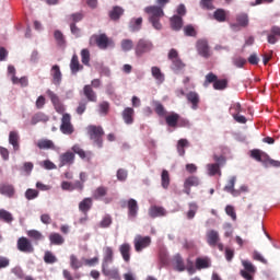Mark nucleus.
<instances>
[{"label": "nucleus", "mask_w": 280, "mask_h": 280, "mask_svg": "<svg viewBox=\"0 0 280 280\" xmlns=\"http://www.w3.org/2000/svg\"><path fill=\"white\" fill-rule=\"evenodd\" d=\"M72 153L78 154L83 161H91V159H93V153L91 151H84V149H81L80 144L72 147Z\"/></svg>", "instance_id": "obj_18"}, {"label": "nucleus", "mask_w": 280, "mask_h": 280, "mask_svg": "<svg viewBox=\"0 0 280 280\" xmlns=\"http://www.w3.org/2000/svg\"><path fill=\"white\" fill-rule=\"evenodd\" d=\"M158 5H149L144 9V12L149 14V23H151L154 30H163V24H161V20L165 16V12L163 9L170 0H156Z\"/></svg>", "instance_id": "obj_1"}, {"label": "nucleus", "mask_w": 280, "mask_h": 280, "mask_svg": "<svg viewBox=\"0 0 280 280\" xmlns=\"http://www.w3.org/2000/svg\"><path fill=\"white\" fill-rule=\"evenodd\" d=\"M143 25V18H133L129 23V28L131 32H139Z\"/></svg>", "instance_id": "obj_40"}, {"label": "nucleus", "mask_w": 280, "mask_h": 280, "mask_svg": "<svg viewBox=\"0 0 280 280\" xmlns=\"http://www.w3.org/2000/svg\"><path fill=\"white\" fill-rule=\"evenodd\" d=\"M167 58H168V60H171V62H172L171 69L175 73H178V72L183 71V69H185L186 65H185V62H183V59H180V57L178 56V50L172 48L168 51Z\"/></svg>", "instance_id": "obj_3"}, {"label": "nucleus", "mask_w": 280, "mask_h": 280, "mask_svg": "<svg viewBox=\"0 0 280 280\" xmlns=\"http://www.w3.org/2000/svg\"><path fill=\"white\" fill-rule=\"evenodd\" d=\"M110 224H113V218L110 217V214H106L100 222L101 229H108Z\"/></svg>", "instance_id": "obj_60"}, {"label": "nucleus", "mask_w": 280, "mask_h": 280, "mask_svg": "<svg viewBox=\"0 0 280 280\" xmlns=\"http://www.w3.org/2000/svg\"><path fill=\"white\" fill-rule=\"evenodd\" d=\"M0 220L7 224H10L14 221V217H12V213H10L8 210L0 209Z\"/></svg>", "instance_id": "obj_47"}, {"label": "nucleus", "mask_w": 280, "mask_h": 280, "mask_svg": "<svg viewBox=\"0 0 280 280\" xmlns=\"http://www.w3.org/2000/svg\"><path fill=\"white\" fill-rule=\"evenodd\" d=\"M207 237V244H209L212 248H215L218 246V242H220V233L215 230H210L206 234Z\"/></svg>", "instance_id": "obj_19"}, {"label": "nucleus", "mask_w": 280, "mask_h": 280, "mask_svg": "<svg viewBox=\"0 0 280 280\" xmlns=\"http://www.w3.org/2000/svg\"><path fill=\"white\" fill-rule=\"evenodd\" d=\"M75 163V153L67 151L59 156V167H65V165H73Z\"/></svg>", "instance_id": "obj_15"}, {"label": "nucleus", "mask_w": 280, "mask_h": 280, "mask_svg": "<svg viewBox=\"0 0 280 280\" xmlns=\"http://www.w3.org/2000/svg\"><path fill=\"white\" fill-rule=\"evenodd\" d=\"M151 244H152V237L150 236H142L138 234L133 238V246H135L136 253H141L142 250H145V248H150Z\"/></svg>", "instance_id": "obj_5"}, {"label": "nucleus", "mask_w": 280, "mask_h": 280, "mask_svg": "<svg viewBox=\"0 0 280 280\" xmlns=\"http://www.w3.org/2000/svg\"><path fill=\"white\" fill-rule=\"evenodd\" d=\"M120 47L122 51H130L132 47H135V43L132 39H122L120 43Z\"/></svg>", "instance_id": "obj_57"}, {"label": "nucleus", "mask_w": 280, "mask_h": 280, "mask_svg": "<svg viewBox=\"0 0 280 280\" xmlns=\"http://www.w3.org/2000/svg\"><path fill=\"white\" fill-rule=\"evenodd\" d=\"M186 100L188 104H191L192 110H198V106H200V94L196 91H190L186 94Z\"/></svg>", "instance_id": "obj_16"}, {"label": "nucleus", "mask_w": 280, "mask_h": 280, "mask_svg": "<svg viewBox=\"0 0 280 280\" xmlns=\"http://www.w3.org/2000/svg\"><path fill=\"white\" fill-rule=\"evenodd\" d=\"M241 110H242V105L240 103H234L230 107V113H231L232 117L240 115Z\"/></svg>", "instance_id": "obj_63"}, {"label": "nucleus", "mask_w": 280, "mask_h": 280, "mask_svg": "<svg viewBox=\"0 0 280 280\" xmlns=\"http://www.w3.org/2000/svg\"><path fill=\"white\" fill-rule=\"evenodd\" d=\"M165 121L168 128H178V124H187V120L180 118V115L174 112L165 116Z\"/></svg>", "instance_id": "obj_12"}, {"label": "nucleus", "mask_w": 280, "mask_h": 280, "mask_svg": "<svg viewBox=\"0 0 280 280\" xmlns=\"http://www.w3.org/2000/svg\"><path fill=\"white\" fill-rule=\"evenodd\" d=\"M236 21L241 27H246L248 25V15L246 13H241L236 16Z\"/></svg>", "instance_id": "obj_56"}, {"label": "nucleus", "mask_w": 280, "mask_h": 280, "mask_svg": "<svg viewBox=\"0 0 280 280\" xmlns=\"http://www.w3.org/2000/svg\"><path fill=\"white\" fill-rule=\"evenodd\" d=\"M84 69V66L80 65V59L78 58V55H73L70 61V71L75 75L78 71H82Z\"/></svg>", "instance_id": "obj_29"}, {"label": "nucleus", "mask_w": 280, "mask_h": 280, "mask_svg": "<svg viewBox=\"0 0 280 280\" xmlns=\"http://www.w3.org/2000/svg\"><path fill=\"white\" fill-rule=\"evenodd\" d=\"M175 268L178 272H185V261L180 255L175 256Z\"/></svg>", "instance_id": "obj_53"}, {"label": "nucleus", "mask_w": 280, "mask_h": 280, "mask_svg": "<svg viewBox=\"0 0 280 280\" xmlns=\"http://www.w3.org/2000/svg\"><path fill=\"white\" fill-rule=\"evenodd\" d=\"M19 132L16 131H10L9 133V143L13 147V150L15 152H19L21 150V144H19L20 141Z\"/></svg>", "instance_id": "obj_26"}, {"label": "nucleus", "mask_w": 280, "mask_h": 280, "mask_svg": "<svg viewBox=\"0 0 280 280\" xmlns=\"http://www.w3.org/2000/svg\"><path fill=\"white\" fill-rule=\"evenodd\" d=\"M184 34L185 36H191L196 38V36L198 35V32H196V28L194 27V25L189 24L184 27Z\"/></svg>", "instance_id": "obj_58"}, {"label": "nucleus", "mask_w": 280, "mask_h": 280, "mask_svg": "<svg viewBox=\"0 0 280 280\" xmlns=\"http://www.w3.org/2000/svg\"><path fill=\"white\" fill-rule=\"evenodd\" d=\"M225 213L233 220V222L237 220V213L235 212V207L228 205L225 207Z\"/></svg>", "instance_id": "obj_59"}, {"label": "nucleus", "mask_w": 280, "mask_h": 280, "mask_svg": "<svg viewBox=\"0 0 280 280\" xmlns=\"http://www.w3.org/2000/svg\"><path fill=\"white\" fill-rule=\"evenodd\" d=\"M213 18L218 23H224L226 21V11L224 9H217L213 13Z\"/></svg>", "instance_id": "obj_46"}, {"label": "nucleus", "mask_w": 280, "mask_h": 280, "mask_svg": "<svg viewBox=\"0 0 280 280\" xmlns=\"http://www.w3.org/2000/svg\"><path fill=\"white\" fill-rule=\"evenodd\" d=\"M207 170H208L209 176H215V174H219V176H222V171H220V164H208Z\"/></svg>", "instance_id": "obj_48"}, {"label": "nucleus", "mask_w": 280, "mask_h": 280, "mask_svg": "<svg viewBox=\"0 0 280 280\" xmlns=\"http://www.w3.org/2000/svg\"><path fill=\"white\" fill-rule=\"evenodd\" d=\"M200 186V177L190 175L184 180V190L183 192L187 196H191V187Z\"/></svg>", "instance_id": "obj_9"}, {"label": "nucleus", "mask_w": 280, "mask_h": 280, "mask_svg": "<svg viewBox=\"0 0 280 280\" xmlns=\"http://www.w3.org/2000/svg\"><path fill=\"white\" fill-rule=\"evenodd\" d=\"M26 235H27V237H30L34 242H42V240H45V236L43 235V233H40L37 230H28L26 232Z\"/></svg>", "instance_id": "obj_44"}, {"label": "nucleus", "mask_w": 280, "mask_h": 280, "mask_svg": "<svg viewBox=\"0 0 280 280\" xmlns=\"http://www.w3.org/2000/svg\"><path fill=\"white\" fill-rule=\"evenodd\" d=\"M83 95L86 97L88 102H97V94L93 91L92 85H84Z\"/></svg>", "instance_id": "obj_30"}, {"label": "nucleus", "mask_w": 280, "mask_h": 280, "mask_svg": "<svg viewBox=\"0 0 280 280\" xmlns=\"http://www.w3.org/2000/svg\"><path fill=\"white\" fill-rule=\"evenodd\" d=\"M92 207H93V199L91 197H86L82 201H80L79 211H81V213H84V215H86L89 211H91Z\"/></svg>", "instance_id": "obj_22"}, {"label": "nucleus", "mask_w": 280, "mask_h": 280, "mask_svg": "<svg viewBox=\"0 0 280 280\" xmlns=\"http://www.w3.org/2000/svg\"><path fill=\"white\" fill-rule=\"evenodd\" d=\"M252 159L258 161V163H266V159H268V154L264 153V151L259 149H254L250 151Z\"/></svg>", "instance_id": "obj_33"}, {"label": "nucleus", "mask_w": 280, "mask_h": 280, "mask_svg": "<svg viewBox=\"0 0 280 280\" xmlns=\"http://www.w3.org/2000/svg\"><path fill=\"white\" fill-rule=\"evenodd\" d=\"M242 266L244 269L240 271L241 277L245 280H255L257 267L250 260H242Z\"/></svg>", "instance_id": "obj_4"}, {"label": "nucleus", "mask_w": 280, "mask_h": 280, "mask_svg": "<svg viewBox=\"0 0 280 280\" xmlns=\"http://www.w3.org/2000/svg\"><path fill=\"white\" fill-rule=\"evenodd\" d=\"M130 250H131V247H130V244H128V243L121 244L119 246V253H120L124 261H126V262L130 261Z\"/></svg>", "instance_id": "obj_37"}, {"label": "nucleus", "mask_w": 280, "mask_h": 280, "mask_svg": "<svg viewBox=\"0 0 280 280\" xmlns=\"http://www.w3.org/2000/svg\"><path fill=\"white\" fill-rule=\"evenodd\" d=\"M49 242L52 246H62L65 244V237L60 233H51L49 235Z\"/></svg>", "instance_id": "obj_38"}, {"label": "nucleus", "mask_w": 280, "mask_h": 280, "mask_svg": "<svg viewBox=\"0 0 280 280\" xmlns=\"http://www.w3.org/2000/svg\"><path fill=\"white\" fill-rule=\"evenodd\" d=\"M60 131L62 135H73L74 128L73 124H71V115L63 114L61 118Z\"/></svg>", "instance_id": "obj_10"}, {"label": "nucleus", "mask_w": 280, "mask_h": 280, "mask_svg": "<svg viewBox=\"0 0 280 280\" xmlns=\"http://www.w3.org/2000/svg\"><path fill=\"white\" fill-rule=\"evenodd\" d=\"M89 102L88 101H81L79 102V105L75 109L78 115H84V113H86V106H88Z\"/></svg>", "instance_id": "obj_64"}, {"label": "nucleus", "mask_w": 280, "mask_h": 280, "mask_svg": "<svg viewBox=\"0 0 280 280\" xmlns=\"http://www.w3.org/2000/svg\"><path fill=\"white\" fill-rule=\"evenodd\" d=\"M124 15V9L121 7H114L113 10L109 12V19L112 21H119Z\"/></svg>", "instance_id": "obj_43"}, {"label": "nucleus", "mask_w": 280, "mask_h": 280, "mask_svg": "<svg viewBox=\"0 0 280 280\" xmlns=\"http://www.w3.org/2000/svg\"><path fill=\"white\" fill-rule=\"evenodd\" d=\"M44 261L45 264H56L58 261V258L56 257V255H54V253L47 250L44 254Z\"/></svg>", "instance_id": "obj_55"}, {"label": "nucleus", "mask_w": 280, "mask_h": 280, "mask_svg": "<svg viewBox=\"0 0 280 280\" xmlns=\"http://www.w3.org/2000/svg\"><path fill=\"white\" fill-rule=\"evenodd\" d=\"M0 194L2 196H7V198H14V194H16V190L14 189V185L2 184L0 186Z\"/></svg>", "instance_id": "obj_24"}, {"label": "nucleus", "mask_w": 280, "mask_h": 280, "mask_svg": "<svg viewBox=\"0 0 280 280\" xmlns=\"http://www.w3.org/2000/svg\"><path fill=\"white\" fill-rule=\"evenodd\" d=\"M154 112L159 117H165L167 115V110H165V106L159 101H153Z\"/></svg>", "instance_id": "obj_42"}, {"label": "nucleus", "mask_w": 280, "mask_h": 280, "mask_svg": "<svg viewBox=\"0 0 280 280\" xmlns=\"http://www.w3.org/2000/svg\"><path fill=\"white\" fill-rule=\"evenodd\" d=\"M46 94L48 95L51 104L55 106V110L59 113V115H62L65 113V105L60 103V97H58V94L54 93L51 90H47Z\"/></svg>", "instance_id": "obj_13"}, {"label": "nucleus", "mask_w": 280, "mask_h": 280, "mask_svg": "<svg viewBox=\"0 0 280 280\" xmlns=\"http://www.w3.org/2000/svg\"><path fill=\"white\" fill-rule=\"evenodd\" d=\"M81 62H82V65H85V67H90L91 52L89 51V49L81 50Z\"/></svg>", "instance_id": "obj_51"}, {"label": "nucleus", "mask_w": 280, "mask_h": 280, "mask_svg": "<svg viewBox=\"0 0 280 280\" xmlns=\"http://www.w3.org/2000/svg\"><path fill=\"white\" fill-rule=\"evenodd\" d=\"M16 246L20 253H26V254L34 253V245L32 244V241H30V238L25 236H22L18 240Z\"/></svg>", "instance_id": "obj_11"}, {"label": "nucleus", "mask_w": 280, "mask_h": 280, "mask_svg": "<svg viewBox=\"0 0 280 280\" xmlns=\"http://www.w3.org/2000/svg\"><path fill=\"white\" fill-rule=\"evenodd\" d=\"M82 19H84V13L77 12V13L67 15L66 22L69 23V25H71V23H73L75 25V23H80V21H82Z\"/></svg>", "instance_id": "obj_39"}, {"label": "nucleus", "mask_w": 280, "mask_h": 280, "mask_svg": "<svg viewBox=\"0 0 280 280\" xmlns=\"http://www.w3.org/2000/svg\"><path fill=\"white\" fill-rule=\"evenodd\" d=\"M54 38L58 47H61V49H65V47H67V38L65 37V34H62L59 30H56L54 32Z\"/></svg>", "instance_id": "obj_34"}, {"label": "nucleus", "mask_w": 280, "mask_h": 280, "mask_svg": "<svg viewBox=\"0 0 280 280\" xmlns=\"http://www.w3.org/2000/svg\"><path fill=\"white\" fill-rule=\"evenodd\" d=\"M108 264H113V247L104 248V257L102 264V271L105 277H109L110 270H108Z\"/></svg>", "instance_id": "obj_8"}, {"label": "nucleus", "mask_w": 280, "mask_h": 280, "mask_svg": "<svg viewBox=\"0 0 280 280\" xmlns=\"http://www.w3.org/2000/svg\"><path fill=\"white\" fill-rule=\"evenodd\" d=\"M170 21L174 32H180L183 30V18L180 15H173Z\"/></svg>", "instance_id": "obj_32"}, {"label": "nucleus", "mask_w": 280, "mask_h": 280, "mask_svg": "<svg viewBox=\"0 0 280 280\" xmlns=\"http://www.w3.org/2000/svg\"><path fill=\"white\" fill-rule=\"evenodd\" d=\"M127 209L129 218H135L137 213H139V203H137V200L135 199H129L127 202Z\"/></svg>", "instance_id": "obj_28"}, {"label": "nucleus", "mask_w": 280, "mask_h": 280, "mask_svg": "<svg viewBox=\"0 0 280 280\" xmlns=\"http://www.w3.org/2000/svg\"><path fill=\"white\" fill-rule=\"evenodd\" d=\"M47 121H49V116H47V114L43 113V112H38L36 113L32 119H31V124L32 126H36V124H47Z\"/></svg>", "instance_id": "obj_25"}, {"label": "nucleus", "mask_w": 280, "mask_h": 280, "mask_svg": "<svg viewBox=\"0 0 280 280\" xmlns=\"http://www.w3.org/2000/svg\"><path fill=\"white\" fill-rule=\"evenodd\" d=\"M86 130L91 141H93L97 148H102V145H104V128H102V126L90 125Z\"/></svg>", "instance_id": "obj_2"}, {"label": "nucleus", "mask_w": 280, "mask_h": 280, "mask_svg": "<svg viewBox=\"0 0 280 280\" xmlns=\"http://www.w3.org/2000/svg\"><path fill=\"white\" fill-rule=\"evenodd\" d=\"M161 180L163 189H167L170 187V172L167 170L162 171Z\"/></svg>", "instance_id": "obj_54"}, {"label": "nucleus", "mask_w": 280, "mask_h": 280, "mask_svg": "<svg viewBox=\"0 0 280 280\" xmlns=\"http://www.w3.org/2000/svg\"><path fill=\"white\" fill-rule=\"evenodd\" d=\"M83 264L82 261H80V259H78V256L75 255H70V268H72V270H80V268H82Z\"/></svg>", "instance_id": "obj_49"}, {"label": "nucleus", "mask_w": 280, "mask_h": 280, "mask_svg": "<svg viewBox=\"0 0 280 280\" xmlns=\"http://www.w3.org/2000/svg\"><path fill=\"white\" fill-rule=\"evenodd\" d=\"M196 268L197 270H203L206 268H211V259H209V257H198L196 259Z\"/></svg>", "instance_id": "obj_36"}, {"label": "nucleus", "mask_w": 280, "mask_h": 280, "mask_svg": "<svg viewBox=\"0 0 280 280\" xmlns=\"http://www.w3.org/2000/svg\"><path fill=\"white\" fill-rule=\"evenodd\" d=\"M165 208L153 206L149 209V215L150 218H163V215H166Z\"/></svg>", "instance_id": "obj_31"}, {"label": "nucleus", "mask_w": 280, "mask_h": 280, "mask_svg": "<svg viewBox=\"0 0 280 280\" xmlns=\"http://www.w3.org/2000/svg\"><path fill=\"white\" fill-rule=\"evenodd\" d=\"M188 207H189V210L187 212V218L188 220H194V218H196V213H198V203L190 202Z\"/></svg>", "instance_id": "obj_50"}, {"label": "nucleus", "mask_w": 280, "mask_h": 280, "mask_svg": "<svg viewBox=\"0 0 280 280\" xmlns=\"http://www.w3.org/2000/svg\"><path fill=\"white\" fill-rule=\"evenodd\" d=\"M153 47L154 46L152 45V42L141 38L138 40L135 48L136 56H138V58H141L143 54H148L149 51H152Z\"/></svg>", "instance_id": "obj_7"}, {"label": "nucleus", "mask_w": 280, "mask_h": 280, "mask_svg": "<svg viewBox=\"0 0 280 280\" xmlns=\"http://www.w3.org/2000/svg\"><path fill=\"white\" fill-rule=\"evenodd\" d=\"M121 115L127 126L135 124V109L132 107L125 108Z\"/></svg>", "instance_id": "obj_21"}, {"label": "nucleus", "mask_w": 280, "mask_h": 280, "mask_svg": "<svg viewBox=\"0 0 280 280\" xmlns=\"http://www.w3.org/2000/svg\"><path fill=\"white\" fill-rule=\"evenodd\" d=\"M186 148H189V141L187 139H179L177 142V152L179 156H185Z\"/></svg>", "instance_id": "obj_45"}, {"label": "nucleus", "mask_w": 280, "mask_h": 280, "mask_svg": "<svg viewBox=\"0 0 280 280\" xmlns=\"http://www.w3.org/2000/svg\"><path fill=\"white\" fill-rule=\"evenodd\" d=\"M36 145L39 150H56V144L49 139H39Z\"/></svg>", "instance_id": "obj_27"}, {"label": "nucleus", "mask_w": 280, "mask_h": 280, "mask_svg": "<svg viewBox=\"0 0 280 280\" xmlns=\"http://www.w3.org/2000/svg\"><path fill=\"white\" fill-rule=\"evenodd\" d=\"M95 43L100 49H108V45H110V39L106 34H100L95 36Z\"/></svg>", "instance_id": "obj_23"}, {"label": "nucleus", "mask_w": 280, "mask_h": 280, "mask_svg": "<svg viewBox=\"0 0 280 280\" xmlns=\"http://www.w3.org/2000/svg\"><path fill=\"white\" fill-rule=\"evenodd\" d=\"M80 180H75L72 183V189L73 191H84V183H86L89 175L86 172H81L79 175Z\"/></svg>", "instance_id": "obj_20"}, {"label": "nucleus", "mask_w": 280, "mask_h": 280, "mask_svg": "<svg viewBox=\"0 0 280 280\" xmlns=\"http://www.w3.org/2000/svg\"><path fill=\"white\" fill-rule=\"evenodd\" d=\"M25 198H26V200H34V199L38 198V190L28 188L25 191Z\"/></svg>", "instance_id": "obj_62"}, {"label": "nucleus", "mask_w": 280, "mask_h": 280, "mask_svg": "<svg viewBox=\"0 0 280 280\" xmlns=\"http://www.w3.org/2000/svg\"><path fill=\"white\" fill-rule=\"evenodd\" d=\"M226 86H229V81L226 79H217V81L213 83V89H215V91H224Z\"/></svg>", "instance_id": "obj_52"}, {"label": "nucleus", "mask_w": 280, "mask_h": 280, "mask_svg": "<svg viewBox=\"0 0 280 280\" xmlns=\"http://www.w3.org/2000/svg\"><path fill=\"white\" fill-rule=\"evenodd\" d=\"M151 73L154 80H156L158 84H163V82H165V74H163V72L161 71V68L153 66L151 68Z\"/></svg>", "instance_id": "obj_35"}, {"label": "nucleus", "mask_w": 280, "mask_h": 280, "mask_svg": "<svg viewBox=\"0 0 280 280\" xmlns=\"http://www.w3.org/2000/svg\"><path fill=\"white\" fill-rule=\"evenodd\" d=\"M108 194V187L100 186L93 191V198L94 200H100L101 198H104Z\"/></svg>", "instance_id": "obj_41"}, {"label": "nucleus", "mask_w": 280, "mask_h": 280, "mask_svg": "<svg viewBox=\"0 0 280 280\" xmlns=\"http://www.w3.org/2000/svg\"><path fill=\"white\" fill-rule=\"evenodd\" d=\"M235 183H237V177L236 176H231L226 185L223 188V191H226V194H231L233 198H238L240 197V190L235 189Z\"/></svg>", "instance_id": "obj_14"}, {"label": "nucleus", "mask_w": 280, "mask_h": 280, "mask_svg": "<svg viewBox=\"0 0 280 280\" xmlns=\"http://www.w3.org/2000/svg\"><path fill=\"white\" fill-rule=\"evenodd\" d=\"M108 110H110V104H108V102L104 101V102L100 103L98 113L101 115H108Z\"/></svg>", "instance_id": "obj_61"}, {"label": "nucleus", "mask_w": 280, "mask_h": 280, "mask_svg": "<svg viewBox=\"0 0 280 280\" xmlns=\"http://www.w3.org/2000/svg\"><path fill=\"white\" fill-rule=\"evenodd\" d=\"M196 49L199 56H201V58H206V60L213 56L211 47L209 46V40L207 39H198L196 43Z\"/></svg>", "instance_id": "obj_6"}, {"label": "nucleus", "mask_w": 280, "mask_h": 280, "mask_svg": "<svg viewBox=\"0 0 280 280\" xmlns=\"http://www.w3.org/2000/svg\"><path fill=\"white\" fill-rule=\"evenodd\" d=\"M50 75L52 78V84H55V86H60L62 83V71H60V66H52L50 69Z\"/></svg>", "instance_id": "obj_17"}]
</instances>
